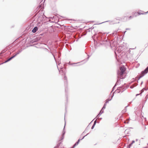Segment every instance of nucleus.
<instances>
[{
	"label": "nucleus",
	"mask_w": 148,
	"mask_h": 148,
	"mask_svg": "<svg viewBox=\"0 0 148 148\" xmlns=\"http://www.w3.org/2000/svg\"><path fill=\"white\" fill-rule=\"evenodd\" d=\"M126 71V69L123 66L120 68V70H119L117 71V77L120 79L124 78L123 75Z\"/></svg>",
	"instance_id": "nucleus-1"
},
{
	"label": "nucleus",
	"mask_w": 148,
	"mask_h": 148,
	"mask_svg": "<svg viewBox=\"0 0 148 148\" xmlns=\"http://www.w3.org/2000/svg\"><path fill=\"white\" fill-rule=\"evenodd\" d=\"M148 72V66L143 71L141 72L140 74L138 76V80L140 78L143 76L145 75Z\"/></svg>",
	"instance_id": "nucleus-2"
},
{
	"label": "nucleus",
	"mask_w": 148,
	"mask_h": 148,
	"mask_svg": "<svg viewBox=\"0 0 148 148\" xmlns=\"http://www.w3.org/2000/svg\"><path fill=\"white\" fill-rule=\"evenodd\" d=\"M98 36H99V39L100 41H107V39L106 38H105L104 37L103 35V34L101 32L98 33Z\"/></svg>",
	"instance_id": "nucleus-3"
},
{
	"label": "nucleus",
	"mask_w": 148,
	"mask_h": 148,
	"mask_svg": "<svg viewBox=\"0 0 148 148\" xmlns=\"http://www.w3.org/2000/svg\"><path fill=\"white\" fill-rule=\"evenodd\" d=\"M119 88L120 91L118 92V93H120V92H123L127 88V87H125L124 86H122Z\"/></svg>",
	"instance_id": "nucleus-4"
},
{
	"label": "nucleus",
	"mask_w": 148,
	"mask_h": 148,
	"mask_svg": "<svg viewBox=\"0 0 148 148\" xmlns=\"http://www.w3.org/2000/svg\"><path fill=\"white\" fill-rule=\"evenodd\" d=\"M119 88L120 91L118 92V93H120V92H123L127 88V87H125L124 86H122Z\"/></svg>",
	"instance_id": "nucleus-5"
},
{
	"label": "nucleus",
	"mask_w": 148,
	"mask_h": 148,
	"mask_svg": "<svg viewBox=\"0 0 148 148\" xmlns=\"http://www.w3.org/2000/svg\"><path fill=\"white\" fill-rule=\"evenodd\" d=\"M119 88L120 91L118 92V93H120V92H123L127 88V87H125L124 86H122Z\"/></svg>",
	"instance_id": "nucleus-6"
},
{
	"label": "nucleus",
	"mask_w": 148,
	"mask_h": 148,
	"mask_svg": "<svg viewBox=\"0 0 148 148\" xmlns=\"http://www.w3.org/2000/svg\"><path fill=\"white\" fill-rule=\"evenodd\" d=\"M41 38V37L39 36L38 37H36L34 39L32 40V42H36L38 41V40H40Z\"/></svg>",
	"instance_id": "nucleus-7"
},
{
	"label": "nucleus",
	"mask_w": 148,
	"mask_h": 148,
	"mask_svg": "<svg viewBox=\"0 0 148 148\" xmlns=\"http://www.w3.org/2000/svg\"><path fill=\"white\" fill-rule=\"evenodd\" d=\"M65 127V125H64V128L63 129V131L62 133V137L59 140V141H60L61 140H62L64 138V135L65 133V131H64Z\"/></svg>",
	"instance_id": "nucleus-8"
},
{
	"label": "nucleus",
	"mask_w": 148,
	"mask_h": 148,
	"mask_svg": "<svg viewBox=\"0 0 148 148\" xmlns=\"http://www.w3.org/2000/svg\"><path fill=\"white\" fill-rule=\"evenodd\" d=\"M38 28L37 27H35L32 30V32L33 33H35L38 30Z\"/></svg>",
	"instance_id": "nucleus-9"
},
{
	"label": "nucleus",
	"mask_w": 148,
	"mask_h": 148,
	"mask_svg": "<svg viewBox=\"0 0 148 148\" xmlns=\"http://www.w3.org/2000/svg\"><path fill=\"white\" fill-rule=\"evenodd\" d=\"M110 22L109 23L110 24H115V23L114 22V21H106L105 22H102L101 23H100L99 24H101L102 23H105V22Z\"/></svg>",
	"instance_id": "nucleus-10"
},
{
	"label": "nucleus",
	"mask_w": 148,
	"mask_h": 148,
	"mask_svg": "<svg viewBox=\"0 0 148 148\" xmlns=\"http://www.w3.org/2000/svg\"><path fill=\"white\" fill-rule=\"evenodd\" d=\"M80 140V139H79V140H78L77 141V142H76V143L73 145V148H74L78 144Z\"/></svg>",
	"instance_id": "nucleus-11"
},
{
	"label": "nucleus",
	"mask_w": 148,
	"mask_h": 148,
	"mask_svg": "<svg viewBox=\"0 0 148 148\" xmlns=\"http://www.w3.org/2000/svg\"><path fill=\"white\" fill-rule=\"evenodd\" d=\"M103 110H101L100 111V112L99 113V114H98V115L97 116V117H99V116L101 115V114L103 113Z\"/></svg>",
	"instance_id": "nucleus-12"
},
{
	"label": "nucleus",
	"mask_w": 148,
	"mask_h": 148,
	"mask_svg": "<svg viewBox=\"0 0 148 148\" xmlns=\"http://www.w3.org/2000/svg\"><path fill=\"white\" fill-rule=\"evenodd\" d=\"M113 96H114V94H113L112 95V96L111 98L110 99H108L106 100L105 103L107 104V103H108V102L109 101H111L112 100V99Z\"/></svg>",
	"instance_id": "nucleus-13"
},
{
	"label": "nucleus",
	"mask_w": 148,
	"mask_h": 148,
	"mask_svg": "<svg viewBox=\"0 0 148 148\" xmlns=\"http://www.w3.org/2000/svg\"><path fill=\"white\" fill-rule=\"evenodd\" d=\"M64 80H65L64 82V84L65 85L67 84V78L66 76H65L64 77Z\"/></svg>",
	"instance_id": "nucleus-14"
},
{
	"label": "nucleus",
	"mask_w": 148,
	"mask_h": 148,
	"mask_svg": "<svg viewBox=\"0 0 148 148\" xmlns=\"http://www.w3.org/2000/svg\"><path fill=\"white\" fill-rule=\"evenodd\" d=\"M135 141L134 140H133L132 141V142L129 145H128L129 147H129V148H130V147H131L132 145V144L135 143Z\"/></svg>",
	"instance_id": "nucleus-15"
},
{
	"label": "nucleus",
	"mask_w": 148,
	"mask_h": 148,
	"mask_svg": "<svg viewBox=\"0 0 148 148\" xmlns=\"http://www.w3.org/2000/svg\"><path fill=\"white\" fill-rule=\"evenodd\" d=\"M118 31V30H117V31L116 30L114 32H113L112 33L113 35L114 36H115L116 35H117V32Z\"/></svg>",
	"instance_id": "nucleus-16"
},
{
	"label": "nucleus",
	"mask_w": 148,
	"mask_h": 148,
	"mask_svg": "<svg viewBox=\"0 0 148 148\" xmlns=\"http://www.w3.org/2000/svg\"><path fill=\"white\" fill-rule=\"evenodd\" d=\"M22 50H19L15 54V55L16 56L18 54L22 51Z\"/></svg>",
	"instance_id": "nucleus-17"
},
{
	"label": "nucleus",
	"mask_w": 148,
	"mask_h": 148,
	"mask_svg": "<svg viewBox=\"0 0 148 148\" xmlns=\"http://www.w3.org/2000/svg\"><path fill=\"white\" fill-rule=\"evenodd\" d=\"M148 90V88H147V89H145V88H143L141 90V94H142L144 91V90Z\"/></svg>",
	"instance_id": "nucleus-18"
},
{
	"label": "nucleus",
	"mask_w": 148,
	"mask_h": 148,
	"mask_svg": "<svg viewBox=\"0 0 148 148\" xmlns=\"http://www.w3.org/2000/svg\"><path fill=\"white\" fill-rule=\"evenodd\" d=\"M12 57H11L10 58H9L8 59H7L6 60L4 63H6V62H7L10 61V60H11L12 59Z\"/></svg>",
	"instance_id": "nucleus-19"
},
{
	"label": "nucleus",
	"mask_w": 148,
	"mask_h": 148,
	"mask_svg": "<svg viewBox=\"0 0 148 148\" xmlns=\"http://www.w3.org/2000/svg\"><path fill=\"white\" fill-rule=\"evenodd\" d=\"M12 57H11L10 58H9L8 59H7L6 60L4 63H6V62H7L10 61V60H11L12 59Z\"/></svg>",
	"instance_id": "nucleus-20"
},
{
	"label": "nucleus",
	"mask_w": 148,
	"mask_h": 148,
	"mask_svg": "<svg viewBox=\"0 0 148 148\" xmlns=\"http://www.w3.org/2000/svg\"><path fill=\"white\" fill-rule=\"evenodd\" d=\"M106 104L105 103L104 104V105L101 109V110H103V109H104L106 108Z\"/></svg>",
	"instance_id": "nucleus-21"
},
{
	"label": "nucleus",
	"mask_w": 148,
	"mask_h": 148,
	"mask_svg": "<svg viewBox=\"0 0 148 148\" xmlns=\"http://www.w3.org/2000/svg\"><path fill=\"white\" fill-rule=\"evenodd\" d=\"M119 81V80L118 79L117 80V82H116V84L114 85V86L112 88V91H111V92H112L113 90H114V88L116 86V84L118 82V81Z\"/></svg>",
	"instance_id": "nucleus-22"
},
{
	"label": "nucleus",
	"mask_w": 148,
	"mask_h": 148,
	"mask_svg": "<svg viewBox=\"0 0 148 148\" xmlns=\"http://www.w3.org/2000/svg\"><path fill=\"white\" fill-rule=\"evenodd\" d=\"M61 142H60L59 143H58L57 144V145L55 147H54V148H56L57 147H59L60 144H61Z\"/></svg>",
	"instance_id": "nucleus-23"
},
{
	"label": "nucleus",
	"mask_w": 148,
	"mask_h": 148,
	"mask_svg": "<svg viewBox=\"0 0 148 148\" xmlns=\"http://www.w3.org/2000/svg\"><path fill=\"white\" fill-rule=\"evenodd\" d=\"M127 106H126L125 108L124 109V110H123L122 111V112L123 113H124L126 111V107H127Z\"/></svg>",
	"instance_id": "nucleus-24"
},
{
	"label": "nucleus",
	"mask_w": 148,
	"mask_h": 148,
	"mask_svg": "<svg viewBox=\"0 0 148 148\" xmlns=\"http://www.w3.org/2000/svg\"><path fill=\"white\" fill-rule=\"evenodd\" d=\"M148 95H147L145 97V103L147 101V99H148Z\"/></svg>",
	"instance_id": "nucleus-25"
},
{
	"label": "nucleus",
	"mask_w": 148,
	"mask_h": 148,
	"mask_svg": "<svg viewBox=\"0 0 148 148\" xmlns=\"http://www.w3.org/2000/svg\"><path fill=\"white\" fill-rule=\"evenodd\" d=\"M79 62H78V63H73V64H70V62H69L68 63V64H70V65H73V64H78V63H79Z\"/></svg>",
	"instance_id": "nucleus-26"
},
{
	"label": "nucleus",
	"mask_w": 148,
	"mask_h": 148,
	"mask_svg": "<svg viewBox=\"0 0 148 148\" xmlns=\"http://www.w3.org/2000/svg\"><path fill=\"white\" fill-rule=\"evenodd\" d=\"M88 134V133L86 135L84 136L83 137H82V139H80V140H82L83 138H84Z\"/></svg>",
	"instance_id": "nucleus-27"
},
{
	"label": "nucleus",
	"mask_w": 148,
	"mask_h": 148,
	"mask_svg": "<svg viewBox=\"0 0 148 148\" xmlns=\"http://www.w3.org/2000/svg\"><path fill=\"white\" fill-rule=\"evenodd\" d=\"M95 125H94L93 124L92 126V127H91V129H93L94 128V127L95 126Z\"/></svg>",
	"instance_id": "nucleus-28"
},
{
	"label": "nucleus",
	"mask_w": 148,
	"mask_h": 148,
	"mask_svg": "<svg viewBox=\"0 0 148 148\" xmlns=\"http://www.w3.org/2000/svg\"><path fill=\"white\" fill-rule=\"evenodd\" d=\"M97 123V119H96L94 122L93 124L95 125L96 123Z\"/></svg>",
	"instance_id": "nucleus-29"
},
{
	"label": "nucleus",
	"mask_w": 148,
	"mask_h": 148,
	"mask_svg": "<svg viewBox=\"0 0 148 148\" xmlns=\"http://www.w3.org/2000/svg\"><path fill=\"white\" fill-rule=\"evenodd\" d=\"M133 16H130L129 17V19H130L131 18H133Z\"/></svg>",
	"instance_id": "nucleus-30"
},
{
	"label": "nucleus",
	"mask_w": 148,
	"mask_h": 148,
	"mask_svg": "<svg viewBox=\"0 0 148 148\" xmlns=\"http://www.w3.org/2000/svg\"><path fill=\"white\" fill-rule=\"evenodd\" d=\"M16 56V55H15V54L13 56H12V57H12V58L13 59V58H14V57H15V56Z\"/></svg>",
	"instance_id": "nucleus-31"
},
{
	"label": "nucleus",
	"mask_w": 148,
	"mask_h": 148,
	"mask_svg": "<svg viewBox=\"0 0 148 148\" xmlns=\"http://www.w3.org/2000/svg\"><path fill=\"white\" fill-rule=\"evenodd\" d=\"M73 65V66H79L80 65H79V64H78V65H75V64H73V65Z\"/></svg>",
	"instance_id": "nucleus-32"
},
{
	"label": "nucleus",
	"mask_w": 148,
	"mask_h": 148,
	"mask_svg": "<svg viewBox=\"0 0 148 148\" xmlns=\"http://www.w3.org/2000/svg\"><path fill=\"white\" fill-rule=\"evenodd\" d=\"M44 34L43 33H42V34H40V35L39 36H43Z\"/></svg>",
	"instance_id": "nucleus-33"
},
{
	"label": "nucleus",
	"mask_w": 148,
	"mask_h": 148,
	"mask_svg": "<svg viewBox=\"0 0 148 148\" xmlns=\"http://www.w3.org/2000/svg\"><path fill=\"white\" fill-rule=\"evenodd\" d=\"M88 57L87 58V60H88L90 57V56H89L88 55Z\"/></svg>",
	"instance_id": "nucleus-34"
},
{
	"label": "nucleus",
	"mask_w": 148,
	"mask_h": 148,
	"mask_svg": "<svg viewBox=\"0 0 148 148\" xmlns=\"http://www.w3.org/2000/svg\"><path fill=\"white\" fill-rule=\"evenodd\" d=\"M133 87H134L132 86H131L130 87V88H133Z\"/></svg>",
	"instance_id": "nucleus-35"
},
{
	"label": "nucleus",
	"mask_w": 148,
	"mask_h": 148,
	"mask_svg": "<svg viewBox=\"0 0 148 148\" xmlns=\"http://www.w3.org/2000/svg\"><path fill=\"white\" fill-rule=\"evenodd\" d=\"M60 56V53H59L58 54V57L59 58Z\"/></svg>",
	"instance_id": "nucleus-36"
},
{
	"label": "nucleus",
	"mask_w": 148,
	"mask_h": 148,
	"mask_svg": "<svg viewBox=\"0 0 148 148\" xmlns=\"http://www.w3.org/2000/svg\"><path fill=\"white\" fill-rule=\"evenodd\" d=\"M130 28H126V30H130Z\"/></svg>",
	"instance_id": "nucleus-37"
},
{
	"label": "nucleus",
	"mask_w": 148,
	"mask_h": 148,
	"mask_svg": "<svg viewBox=\"0 0 148 148\" xmlns=\"http://www.w3.org/2000/svg\"><path fill=\"white\" fill-rule=\"evenodd\" d=\"M131 51L130 50H129L128 51V52L129 53H130V52Z\"/></svg>",
	"instance_id": "nucleus-38"
},
{
	"label": "nucleus",
	"mask_w": 148,
	"mask_h": 148,
	"mask_svg": "<svg viewBox=\"0 0 148 148\" xmlns=\"http://www.w3.org/2000/svg\"><path fill=\"white\" fill-rule=\"evenodd\" d=\"M139 94H136V96H138V95Z\"/></svg>",
	"instance_id": "nucleus-39"
},
{
	"label": "nucleus",
	"mask_w": 148,
	"mask_h": 148,
	"mask_svg": "<svg viewBox=\"0 0 148 148\" xmlns=\"http://www.w3.org/2000/svg\"><path fill=\"white\" fill-rule=\"evenodd\" d=\"M138 139H136V141H138Z\"/></svg>",
	"instance_id": "nucleus-40"
},
{
	"label": "nucleus",
	"mask_w": 148,
	"mask_h": 148,
	"mask_svg": "<svg viewBox=\"0 0 148 148\" xmlns=\"http://www.w3.org/2000/svg\"><path fill=\"white\" fill-rule=\"evenodd\" d=\"M143 83V82H142L141 83V85H142Z\"/></svg>",
	"instance_id": "nucleus-41"
},
{
	"label": "nucleus",
	"mask_w": 148,
	"mask_h": 148,
	"mask_svg": "<svg viewBox=\"0 0 148 148\" xmlns=\"http://www.w3.org/2000/svg\"><path fill=\"white\" fill-rule=\"evenodd\" d=\"M91 28V29H93V28H94V27H92Z\"/></svg>",
	"instance_id": "nucleus-42"
},
{
	"label": "nucleus",
	"mask_w": 148,
	"mask_h": 148,
	"mask_svg": "<svg viewBox=\"0 0 148 148\" xmlns=\"http://www.w3.org/2000/svg\"><path fill=\"white\" fill-rule=\"evenodd\" d=\"M99 119L100 120H101V119H102V118H99Z\"/></svg>",
	"instance_id": "nucleus-43"
},
{
	"label": "nucleus",
	"mask_w": 148,
	"mask_h": 148,
	"mask_svg": "<svg viewBox=\"0 0 148 148\" xmlns=\"http://www.w3.org/2000/svg\"><path fill=\"white\" fill-rule=\"evenodd\" d=\"M148 13V11L147 12H146L145 13H146V14H147Z\"/></svg>",
	"instance_id": "nucleus-44"
},
{
	"label": "nucleus",
	"mask_w": 148,
	"mask_h": 148,
	"mask_svg": "<svg viewBox=\"0 0 148 148\" xmlns=\"http://www.w3.org/2000/svg\"><path fill=\"white\" fill-rule=\"evenodd\" d=\"M146 128V126H145V130Z\"/></svg>",
	"instance_id": "nucleus-45"
},
{
	"label": "nucleus",
	"mask_w": 148,
	"mask_h": 148,
	"mask_svg": "<svg viewBox=\"0 0 148 148\" xmlns=\"http://www.w3.org/2000/svg\"><path fill=\"white\" fill-rule=\"evenodd\" d=\"M127 131V130H126L125 131V132H126Z\"/></svg>",
	"instance_id": "nucleus-46"
},
{
	"label": "nucleus",
	"mask_w": 148,
	"mask_h": 148,
	"mask_svg": "<svg viewBox=\"0 0 148 148\" xmlns=\"http://www.w3.org/2000/svg\"><path fill=\"white\" fill-rule=\"evenodd\" d=\"M142 117H143V118H144V117H143V115H142Z\"/></svg>",
	"instance_id": "nucleus-47"
},
{
	"label": "nucleus",
	"mask_w": 148,
	"mask_h": 148,
	"mask_svg": "<svg viewBox=\"0 0 148 148\" xmlns=\"http://www.w3.org/2000/svg\"><path fill=\"white\" fill-rule=\"evenodd\" d=\"M132 49V48H131V49Z\"/></svg>",
	"instance_id": "nucleus-48"
},
{
	"label": "nucleus",
	"mask_w": 148,
	"mask_h": 148,
	"mask_svg": "<svg viewBox=\"0 0 148 148\" xmlns=\"http://www.w3.org/2000/svg\"><path fill=\"white\" fill-rule=\"evenodd\" d=\"M144 148H147V147H144Z\"/></svg>",
	"instance_id": "nucleus-49"
},
{
	"label": "nucleus",
	"mask_w": 148,
	"mask_h": 148,
	"mask_svg": "<svg viewBox=\"0 0 148 148\" xmlns=\"http://www.w3.org/2000/svg\"><path fill=\"white\" fill-rule=\"evenodd\" d=\"M116 19H117V18H116ZM118 20H119V19H118Z\"/></svg>",
	"instance_id": "nucleus-50"
},
{
	"label": "nucleus",
	"mask_w": 148,
	"mask_h": 148,
	"mask_svg": "<svg viewBox=\"0 0 148 148\" xmlns=\"http://www.w3.org/2000/svg\"><path fill=\"white\" fill-rule=\"evenodd\" d=\"M127 123H129L128 121Z\"/></svg>",
	"instance_id": "nucleus-51"
},
{
	"label": "nucleus",
	"mask_w": 148,
	"mask_h": 148,
	"mask_svg": "<svg viewBox=\"0 0 148 148\" xmlns=\"http://www.w3.org/2000/svg\"><path fill=\"white\" fill-rule=\"evenodd\" d=\"M143 114H142V112H141V115H142Z\"/></svg>",
	"instance_id": "nucleus-52"
},
{
	"label": "nucleus",
	"mask_w": 148,
	"mask_h": 148,
	"mask_svg": "<svg viewBox=\"0 0 148 148\" xmlns=\"http://www.w3.org/2000/svg\"><path fill=\"white\" fill-rule=\"evenodd\" d=\"M145 119H146V118H144Z\"/></svg>",
	"instance_id": "nucleus-53"
},
{
	"label": "nucleus",
	"mask_w": 148,
	"mask_h": 148,
	"mask_svg": "<svg viewBox=\"0 0 148 148\" xmlns=\"http://www.w3.org/2000/svg\"><path fill=\"white\" fill-rule=\"evenodd\" d=\"M65 91L66 92V89H65Z\"/></svg>",
	"instance_id": "nucleus-54"
},
{
	"label": "nucleus",
	"mask_w": 148,
	"mask_h": 148,
	"mask_svg": "<svg viewBox=\"0 0 148 148\" xmlns=\"http://www.w3.org/2000/svg\"><path fill=\"white\" fill-rule=\"evenodd\" d=\"M64 120H65V117H64Z\"/></svg>",
	"instance_id": "nucleus-55"
},
{
	"label": "nucleus",
	"mask_w": 148,
	"mask_h": 148,
	"mask_svg": "<svg viewBox=\"0 0 148 148\" xmlns=\"http://www.w3.org/2000/svg\"><path fill=\"white\" fill-rule=\"evenodd\" d=\"M147 145H148V143L147 144Z\"/></svg>",
	"instance_id": "nucleus-56"
},
{
	"label": "nucleus",
	"mask_w": 148,
	"mask_h": 148,
	"mask_svg": "<svg viewBox=\"0 0 148 148\" xmlns=\"http://www.w3.org/2000/svg\"><path fill=\"white\" fill-rule=\"evenodd\" d=\"M1 55V53H0V55Z\"/></svg>",
	"instance_id": "nucleus-57"
},
{
	"label": "nucleus",
	"mask_w": 148,
	"mask_h": 148,
	"mask_svg": "<svg viewBox=\"0 0 148 148\" xmlns=\"http://www.w3.org/2000/svg\"><path fill=\"white\" fill-rule=\"evenodd\" d=\"M42 1H43V0H42Z\"/></svg>",
	"instance_id": "nucleus-58"
},
{
	"label": "nucleus",
	"mask_w": 148,
	"mask_h": 148,
	"mask_svg": "<svg viewBox=\"0 0 148 148\" xmlns=\"http://www.w3.org/2000/svg\"><path fill=\"white\" fill-rule=\"evenodd\" d=\"M44 0L45 1V0Z\"/></svg>",
	"instance_id": "nucleus-59"
}]
</instances>
